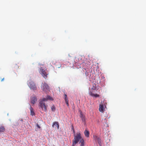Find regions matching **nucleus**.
I'll return each mask as SVG.
<instances>
[{"mask_svg":"<svg viewBox=\"0 0 146 146\" xmlns=\"http://www.w3.org/2000/svg\"><path fill=\"white\" fill-rule=\"evenodd\" d=\"M74 139L72 141V146H74L79 141L83 139L81 136L80 132H77L76 134L74 135Z\"/></svg>","mask_w":146,"mask_h":146,"instance_id":"obj_1","label":"nucleus"},{"mask_svg":"<svg viewBox=\"0 0 146 146\" xmlns=\"http://www.w3.org/2000/svg\"><path fill=\"white\" fill-rule=\"evenodd\" d=\"M96 86H93L89 92V94L90 95L93 97L95 98L98 97H99V95L97 94H95L93 93L94 92L93 90H96Z\"/></svg>","mask_w":146,"mask_h":146,"instance_id":"obj_2","label":"nucleus"},{"mask_svg":"<svg viewBox=\"0 0 146 146\" xmlns=\"http://www.w3.org/2000/svg\"><path fill=\"white\" fill-rule=\"evenodd\" d=\"M41 89L44 92H46L49 90V87L47 84L44 83L41 86Z\"/></svg>","mask_w":146,"mask_h":146,"instance_id":"obj_3","label":"nucleus"},{"mask_svg":"<svg viewBox=\"0 0 146 146\" xmlns=\"http://www.w3.org/2000/svg\"><path fill=\"white\" fill-rule=\"evenodd\" d=\"M39 104L40 107L42 108V110L45 112L46 111L47 105H46L44 102H42V101H40Z\"/></svg>","mask_w":146,"mask_h":146,"instance_id":"obj_4","label":"nucleus"},{"mask_svg":"<svg viewBox=\"0 0 146 146\" xmlns=\"http://www.w3.org/2000/svg\"><path fill=\"white\" fill-rule=\"evenodd\" d=\"M28 85L31 89L35 90L36 89V87L34 82L31 81H29L28 84Z\"/></svg>","mask_w":146,"mask_h":146,"instance_id":"obj_5","label":"nucleus"},{"mask_svg":"<svg viewBox=\"0 0 146 146\" xmlns=\"http://www.w3.org/2000/svg\"><path fill=\"white\" fill-rule=\"evenodd\" d=\"M40 71H42L41 74L42 76L45 78H47L48 74L47 73L46 71L41 67L40 68Z\"/></svg>","mask_w":146,"mask_h":146,"instance_id":"obj_6","label":"nucleus"},{"mask_svg":"<svg viewBox=\"0 0 146 146\" xmlns=\"http://www.w3.org/2000/svg\"><path fill=\"white\" fill-rule=\"evenodd\" d=\"M99 110L100 112L102 113L104 112L105 110L104 105L102 103L100 104Z\"/></svg>","mask_w":146,"mask_h":146,"instance_id":"obj_7","label":"nucleus"},{"mask_svg":"<svg viewBox=\"0 0 146 146\" xmlns=\"http://www.w3.org/2000/svg\"><path fill=\"white\" fill-rule=\"evenodd\" d=\"M31 99V103L33 104H35L37 101V98L35 96L32 97Z\"/></svg>","mask_w":146,"mask_h":146,"instance_id":"obj_8","label":"nucleus"},{"mask_svg":"<svg viewBox=\"0 0 146 146\" xmlns=\"http://www.w3.org/2000/svg\"><path fill=\"white\" fill-rule=\"evenodd\" d=\"M93 138L96 141H97L98 143L99 144H100L101 143V140L97 136L94 135H93Z\"/></svg>","mask_w":146,"mask_h":146,"instance_id":"obj_9","label":"nucleus"},{"mask_svg":"<svg viewBox=\"0 0 146 146\" xmlns=\"http://www.w3.org/2000/svg\"><path fill=\"white\" fill-rule=\"evenodd\" d=\"M56 126L57 127L58 129H59V125L58 122L55 121L53 122L52 125V127H54Z\"/></svg>","mask_w":146,"mask_h":146,"instance_id":"obj_10","label":"nucleus"},{"mask_svg":"<svg viewBox=\"0 0 146 146\" xmlns=\"http://www.w3.org/2000/svg\"><path fill=\"white\" fill-rule=\"evenodd\" d=\"M84 133L85 136L86 137H89L90 135L89 132L87 128L86 129V130L85 131H84Z\"/></svg>","mask_w":146,"mask_h":146,"instance_id":"obj_11","label":"nucleus"},{"mask_svg":"<svg viewBox=\"0 0 146 146\" xmlns=\"http://www.w3.org/2000/svg\"><path fill=\"white\" fill-rule=\"evenodd\" d=\"M80 117L81 118V119L83 122H85V116L82 114V112H81L80 113Z\"/></svg>","mask_w":146,"mask_h":146,"instance_id":"obj_12","label":"nucleus"},{"mask_svg":"<svg viewBox=\"0 0 146 146\" xmlns=\"http://www.w3.org/2000/svg\"><path fill=\"white\" fill-rule=\"evenodd\" d=\"M30 109L31 111V115L32 116L34 115H35V113L34 111V110L33 108L32 107L30 106Z\"/></svg>","mask_w":146,"mask_h":146,"instance_id":"obj_13","label":"nucleus"},{"mask_svg":"<svg viewBox=\"0 0 146 146\" xmlns=\"http://www.w3.org/2000/svg\"><path fill=\"white\" fill-rule=\"evenodd\" d=\"M5 130L4 127L3 126H0V132H4Z\"/></svg>","mask_w":146,"mask_h":146,"instance_id":"obj_14","label":"nucleus"},{"mask_svg":"<svg viewBox=\"0 0 146 146\" xmlns=\"http://www.w3.org/2000/svg\"><path fill=\"white\" fill-rule=\"evenodd\" d=\"M80 146H84V142L83 139H82L80 141Z\"/></svg>","mask_w":146,"mask_h":146,"instance_id":"obj_15","label":"nucleus"},{"mask_svg":"<svg viewBox=\"0 0 146 146\" xmlns=\"http://www.w3.org/2000/svg\"><path fill=\"white\" fill-rule=\"evenodd\" d=\"M46 97L48 99V100H53V98L49 95L47 96Z\"/></svg>","mask_w":146,"mask_h":146,"instance_id":"obj_16","label":"nucleus"},{"mask_svg":"<svg viewBox=\"0 0 146 146\" xmlns=\"http://www.w3.org/2000/svg\"><path fill=\"white\" fill-rule=\"evenodd\" d=\"M51 108L52 110L53 111H55L56 109L55 107L53 105L52 106Z\"/></svg>","mask_w":146,"mask_h":146,"instance_id":"obj_17","label":"nucleus"},{"mask_svg":"<svg viewBox=\"0 0 146 146\" xmlns=\"http://www.w3.org/2000/svg\"><path fill=\"white\" fill-rule=\"evenodd\" d=\"M48 100V99H47V98H43L42 99H41L40 100V101H42V102H43L44 101H46Z\"/></svg>","mask_w":146,"mask_h":146,"instance_id":"obj_18","label":"nucleus"},{"mask_svg":"<svg viewBox=\"0 0 146 146\" xmlns=\"http://www.w3.org/2000/svg\"><path fill=\"white\" fill-rule=\"evenodd\" d=\"M64 95V97H64V100H65V101H68L67 95H66V94H65Z\"/></svg>","mask_w":146,"mask_h":146,"instance_id":"obj_19","label":"nucleus"},{"mask_svg":"<svg viewBox=\"0 0 146 146\" xmlns=\"http://www.w3.org/2000/svg\"><path fill=\"white\" fill-rule=\"evenodd\" d=\"M89 72H85V74H86V76H88L89 74Z\"/></svg>","mask_w":146,"mask_h":146,"instance_id":"obj_20","label":"nucleus"},{"mask_svg":"<svg viewBox=\"0 0 146 146\" xmlns=\"http://www.w3.org/2000/svg\"><path fill=\"white\" fill-rule=\"evenodd\" d=\"M66 104L68 106H69L68 101H65Z\"/></svg>","mask_w":146,"mask_h":146,"instance_id":"obj_21","label":"nucleus"},{"mask_svg":"<svg viewBox=\"0 0 146 146\" xmlns=\"http://www.w3.org/2000/svg\"><path fill=\"white\" fill-rule=\"evenodd\" d=\"M72 129L73 130V133H74V134H75V131H74V128H73V126H72Z\"/></svg>","mask_w":146,"mask_h":146,"instance_id":"obj_22","label":"nucleus"},{"mask_svg":"<svg viewBox=\"0 0 146 146\" xmlns=\"http://www.w3.org/2000/svg\"><path fill=\"white\" fill-rule=\"evenodd\" d=\"M36 126L39 128H40V127L39 126V125L37 124L36 125Z\"/></svg>","mask_w":146,"mask_h":146,"instance_id":"obj_23","label":"nucleus"},{"mask_svg":"<svg viewBox=\"0 0 146 146\" xmlns=\"http://www.w3.org/2000/svg\"><path fill=\"white\" fill-rule=\"evenodd\" d=\"M4 80V78H3L2 79H1V82H2L3 81V80Z\"/></svg>","mask_w":146,"mask_h":146,"instance_id":"obj_24","label":"nucleus"}]
</instances>
